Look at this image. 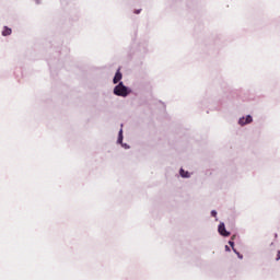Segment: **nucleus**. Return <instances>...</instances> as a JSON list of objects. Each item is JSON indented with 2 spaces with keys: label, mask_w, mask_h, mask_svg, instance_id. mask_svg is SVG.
Masks as SVG:
<instances>
[{
  "label": "nucleus",
  "mask_w": 280,
  "mask_h": 280,
  "mask_svg": "<svg viewBox=\"0 0 280 280\" xmlns=\"http://www.w3.org/2000/svg\"><path fill=\"white\" fill-rule=\"evenodd\" d=\"M229 244H230V246L233 248V250H234V253H235V247H234V246H235V243H234L233 241H230Z\"/></svg>",
  "instance_id": "nucleus-8"
},
{
  "label": "nucleus",
  "mask_w": 280,
  "mask_h": 280,
  "mask_svg": "<svg viewBox=\"0 0 280 280\" xmlns=\"http://www.w3.org/2000/svg\"><path fill=\"white\" fill-rule=\"evenodd\" d=\"M38 2V0H36Z\"/></svg>",
  "instance_id": "nucleus-13"
},
{
  "label": "nucleus",
  "mask_w": 280,
  "mask_h": 280,
  "mask_svg": "<svg viewBox=\"0 0 280 280\" xmlns=\"http://www.w3.org/2000/svg\"><path fill=\"white\" fill-rule=\"evenodd\" d=\"M129 93L130 92L128 91V88L124 85V82H120L114 89V94L117 95L118 97H127Z\"/></svg>",
  "instance_id": "nucleus-1"
},
{
  "label": "nucleus",
  "mask_w": 280,
  "mask_h": 280,
  "mask_svg": "<svg viewBox=\"0 0 280 280\" xmlns=\"http://www.w3.org/2000/svg\"><path fill=\"white\" fill-rule=\"evenodd\" d=\"M279 259H280V250H278L276 261H279Z\"/></svg>",
  "instance_id": "nucleus-10"
},
{
  "label": "nucleus",
  "mask_w": 280,
  "mask_h": 280,
  "mask_svg": "<svg viewBox=\"0 0 280 280\" xmlns=\"http://www.w3.org/2000/svg\"><path fill=\"white\" fill-rule=\"evenodd\" d=\"M10 34H12V28L4 27L2 31V36H10Z\"/></svg>",
  "instance_id": "nucleus-5"
},
{
  "label": "nucleus",
  "mask_w": 280,
  "mask_h": 280,
  "mask_svg": "<svg viewBox=\"0 0 280 280\" xmlns=\"http://www.w3.org/2000/svg\"><path fill=\"white\" fill-rule=\"evenodd\" d=\"M141 10H136L135 14H140Z\"/></svg>",
  "instance_id": "nucleus-11"
},
{
  "label": "nucleus",
  "mask_w": 280,
  "mask_h": 280,
  "mask_svg": "<svg viewBox=\"0 0 280 280\" xmlns=\"http://www.w3.org/2000/svg\"><path fill=\"white\" fill-rule=\"evenodd\" d=\"M225 250H231V248L229 247V245L225 246Z\"/></svg>",
  "instance_id": "nucleus-12"
},
{
  "label": "nucleus",
  "mask_w": 280,
  "mask_h": 280,
  "mask_svg": "<svg viewBox=\"0 0 280 280\" xmlns=\"http://www.w3.org/2000/svg\"><path fill=\"white\" fill-rule=\"evenodd\" d=\"M218 231L223 237H229V235H231V232L226 231V226L224 225V223L219 224Z\"/></svg>",
  "instance_id": "nucleus-2"
},
{
  "label": "nucleus",
  "mask_w": 280,
  "mask_h": 280,
  "mask_svg": "<svg viewBox=\"0 0 280 280\" xmlns=\"http://www.w3.org/2000/svg\"><path fill=\"white\" fill-rule=\"evenodd\" d=\"M215 215H218V212H217L215 210H212V211H211V217H212V218H215Z\"/></svg>",
  "instance_id": "nucleus-9"
},
{
  "label": "nucleus",
  "mask_w": 280,
  "mask_h": 280,
  "mask_svg": "<svg viewBox=\"0 0 280 280\" xmlns=\"http://www.w3.org/2000/svg\"><path fill=\"white\" fill-rule=\"evenodd\" d=\"M241 126H246V124H252L253 122V117L250 115L246 116V118H241L238 120Z\"/></svg>",
  "instance_id": "nucleus-3"
},
{
  "label": "nucleus",
  "mask_w": 280,
  "mask_h": 280,
  "mask_svg": "<svg viewBox=\"0 0 280 280\" xmlns=\"http://www.w3.org/2000/svg\"><path fill=\"white\" fill-rule=\"evenodd\" d=\"M124 141V130L120 129L119 136H118V143H121Z\"/></svg>",
  "instance_id": "nucleus-7"
},
{
  "label": "nucleus",
  "mask_w": 280,
  "mask_h": 280,
  "mask_svg": "<svg viewBox=\"0 0 280 280\" xmlns=\"http://www.w3.org/2000/svg\"><path fill=\"white\" fill-rule=\"evenodd\" d=\"M180 177L182 178H189V172H185V170L179 171Z\"/></svg>",
  "instance_id": "nucleus-6"
},
{
  "label": "nucleus",
  "mask_w": 280,
  "mask_h": 280,
  "mask_svg": "<svg viewBox=\"0 0 280 280\" xmlns=\"http://www.w3.org/2000/svg\"><path fill=\"white\" fill-rule=\"evenodd\" d=\"M121 78H122L121 71L117 70V72H116V74L114 77V80H113L114 84H117L118 82H120Z\"/></svg>",
  "instance_id": "nucleus-4"
}]
</instances>
